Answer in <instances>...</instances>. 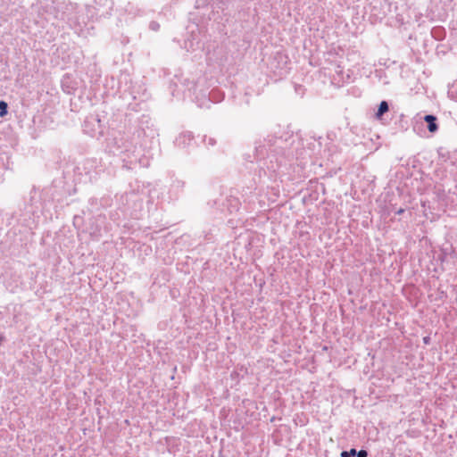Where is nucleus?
<instances>
[{
	"label": "nucleus",
	"instance_id": "4be33fe9",
	"mask_svg": "<svg viewBox=\"0 0 457 457\" xmlns=\"http://www.w3.org/2000/svg\"><path fill=\"white\" fill-rule=\"evenodd\" d=\"M454 257H457V252H453Z\"/></svg>",
	"mask_w": 457,
	"mask_h": 457
},
{
	"label": "nucleus",
	"instance_id": "1a4fd4ad",
	"mask_svg": "<svg viewBox=\"0 0 457 457\" xmlns=\"http://www.w3.org/2000/svg\"><path fill=\"white\" fill-rule=\"evenodd\" d=\"M424 121L427 123L428 130L430 133H436L438 130L437 118L433 114L424 116Z\"/></svg>",
	"mask_w": 457,
	"mask_h": 457
},
{
	"label": "nucleus",
	"instance_id": "0eeeda50",
	"mask_svg": "<svg viewBox=\"0 0 457 457\" xmlns=\"http://www.w3.org/2000/svg\"><path fill=\"white\" fill-rule=\"evenodd\" d=\"M194 138L192 132L183 131L176 137L174 144L179 148L187 149L193 145Z\"/></svg>",
	"mask_w": 457,
	"mask_h": 457
},
{
	"label": "nucleus",
	"instance_id": "6e6552de",
	"mask_svg": "<svg viewBox=\"0 0 457 457\" xmlns=\"http://www.w3.org/2000/svg\"><path fill=\"white\" fill-rule=\"evenodd\" d=\"M389 111V104L387 101H381L380 104L378 106V110L375 113V118L381 121V123L385 124L384 122V115Z\"/></svg>",
	"mask_w": 457,
	"mask_h": 457
},
{
	"label": "nucleus",
	"instance_id": "412c9836",
	"mask_svg": "<svg viewBox=\"0 0 457 457\" xmlns=\"http://www.w3.org/2000/svg\"><path fill=\"white\" fill-rule=\"evenodd\" d=\"M423 341H424V343H425V344H428V342H429V337H424V338H423Z\"/></svg>",
	"mask_w": 457,
	"mask_h": 457
},
{
	"label": "nucleus",
	"instance_id": "9d476101",
	"mask_svg": "<svg viewBox=\"0 0 457 457\" xmlns=\"http://www.w3.org/2000/svg\"><path fill=\"white\" fill-rule=\"evenodd\" d=\"M432 37L436 40H442L445 37V31L442 27H435L431 30Z\"/></svg>",
	"mask_w": 457,
	"mask_h": 457
},
{
	"label": "nucleus",
	"instance_id": "2eb2a0df",
	"mask_svg": "<svg viewBox=\"0 0 457 457\" xmlns=\"http://www.w3.org/2000/svg\"><path fill=\"white\" fill-rule=\"evenodd\" d=\"M95 3L99 5H104L108 9L112 8V2L110 0H95Z\"/></svg>",
	"mask_w": 457,
	"mask_h": 457
},
{
	"label": "nucleus",
	"instance_id": "a211bd4d",
	"mask_svg": "<svg viewBox=\"0 0 457 457\" xmlns=\"http://www.w3.org/2000/svg\"><path fill=\"white\" fill-rule=\"evenodd\" d=\"M4 211L3 210H0V234L2 233L3 231V223H4Z\"/></svg>",
	"mask_w": 457,
	"mask_h": 457
},
{
	"label": "nucleus",
	"instance_id": "f03ea898",
	"mask_svg": "<svg viewBox=\"0 0 457 457\" xmlns=\"http://www.w3.org/2000/svg\"><path fill=\"white\" fill-rule=\"evenodd\" d=\"M107 147L114 155H124L123 162L129 165L135 164L138 160L137 144L134 137L129 133L118 132L108 139Z\"/></svg>",
	"mask_w": 457,
	"mask_h": 457
},
{
	"label": "nucleus",
	"instance_id": "423d86ee",
	"mask_svg": "<svg viewBox=\"0 0 457 457\" xmlns=\"http://www.w3.org/2000/svg\"><path fill=\"white\" fill-rule=\"evenodd\" d=\"M212 206H216L221 213L233 214L239 211L241 202L237 196L234 195L232 192H230L229 195L214 200L212 202Z\"/></svg>",
	"mask_w": 457,
	"mask_h": 457
},
{
	"label": "nucleus",
	"instance_id": "20e7f679",
	"mask_svg": "<svg viewBox=\"0 0 457 457\" xmlns=\"http://www.w3.org/2000/svg\"><path fill=\"white\" fill-rule=\"evenodd\" d=\"M187 88L189 93V96H191V94L195 95V102L200 108H209L211 103L220 102L224 97L223 93L217 89H212L209 92L208 96L205 93H203L201 98H199L196 95L197 84L195 81H187Z\"/></svg>",
	"mask_w": 457,
	"mask_h": 457
},
{
	"label": "nucleus",
	"instance_id": "9b49d317",
	"mask_svg": "<svg viewBox=\"0 0 457 457\" xmlns=\"http://www.w3.org/2000/svg\"><path fill=\"white\" fill-rule=\"evenodd\" d=\"M203 142L209 146H214L217 144L216 138L212 137H207V136L203 137Z\"/></svg>",
	"mask_w": 457,
	"mask_h": 457
},
{
	"label": "nucleus",
	"instance_id": "6ab92c4d",
	"mask_svg": "<svg viewBox=\"0 0 457 457\" xmlns=\"http://www.w3.org/2000/svg\"><path fill=\"white\" fill-rule=\"evenodd\" d=\"M395 214H397V215H401V214H403V213H404V212H405V209H403V208H399V209L395 210Z\"/></svg>",
	"mask_w": 457,
	"mask_h": 457
},
{
	"label": "nucleus",
	"instance_id": "f8f14e48",
	"mask_svg": "<svg viewBox=\"0 0 457 457\" xmlns=\"http://www.w3.org/2000/svg\"><path fill=\"white\" fill-rule=\"evenodd\" d=\"M8 112V104L6 102L0 100V117H4Z\"/></svg>",
	"mask_w": 457,
	"mask_h": 457
},
{
	"label": "nucleus",
	"instance_id": "4468645a",
	"mask_svg": "<svg viewBox=\"0 0 457 457\" xmlns=\"http://www.w3.org/2000/svg\"><path fill=\"white\" fill-rule=\"evenodd\" d=\"M357 453L356 449L352 448L350 451H343L340 454L341 457H354Z\"/></svg>",
	"mask_w": 457,
	"mask_h": 457
},
{
	"label": "nucleus",
	"instance_id": "ddd939ff",
	"mask_svg": "<svg viewBox=\"0 0 457 457\" xmlns=\"http://www.w3.org/2000/svg\"><path fill=\"white\" fill-rule=\"evenodd\" d=\"M3 217H4V220H6V225L9 226L12 224V220L15 218V213L4 212Z\"/></svg>",
	"mask_w": 457,
	"mask_h": 457
},
{
	"label": "nucleus",
	"instance_id": "39448f33",
	"mask_svg": "<svg viewBox=\"0 0 457 457\" xmlns=\"http://www.w3.org/2000/svg\"><path fill=\"white\" fill-rule=\"evenodd\" d=\"M68 13L64 12L62 19L66 20V22L71 29H74L75 32L79 33L82 30L83 27L87 25V16L84 14L83 10H78V6L74 4H69L66 6Z\"/></svg>",
	"mask_w": 457,
	"mask_h": 457
},
{
	"label": "nucleus",
	"instance_id": "dca6fc26",
	"mask_svg": "<svg viewBox=\"0 0 457 457\" xmlns=\"http://www.w3.org/2000/svg\"><path fill=\"white\" fill-rule=\"evenodd\" d=\"M149 28L154 31H157L160 28V25L157 21H151L149 24Z\"/></svg>",
	"mask_w": 457,
	"mask_h": 457
},
{
	"label": "nucleus",
	"instance_id": "aec40b11",
	"mask_svg": "<svg viewBox=\"0 0 457 457\" xmlns=\"http://www.w3.org/2000/svg\"><path fill=\"white\" fill-rule=\"evenodd\" d=\"M175 184L177 185V187H184V182L181 180H177Z\"/></svg>",
	"mask_w": 457,
	"mask_h": 457
},
{
	"label": "nucleus",
	"instance_id": "f257e3e1",
	"mask_svg": "<svg viewBox=\"0 0 457 457\" xmlns=\"http://www.w3.org/2000/svg\"><path fill=\"white\" fill-rule=\"evenodd\" d=\"M295 145H298L299 141L290 131H283L279 136L277 133L268 135L262 140L256 141L254 158L258 164L259 177L274 179L282 164L295 156Z\"/></svg>",
	"mask_w": 457,
	"mask_h": 457
},
{
	"label": "nucleus",
	"instance_id": "f3484780",
	"mask_svg": "<svg viewBox=\"0 0 457 457\" xmlns=\"http://www.w3.org/2000/svg\"><path fill=\"white\" fill-rule=\"evenodd\" d=\"M355 455L357 457H368V452L366 450L361 449L358 451Z\"/></svg>",
	"mask_w": 457,
	"mask_h": 457
},
{
	"label": "nucleus",
	"instance_id": "7ed1b4c3",
	"mask_svg": "<svg viewBox=\"0 0 457 457\" xmlns=\"http://www.w3.org/2000/svg\"><path fill=\"white\" fill-rule=\"evenodd\" d=\"M268 69L275 80L282 79L291 69L288 56L281 51L274 53L268 63Z\"/></svg>",
	"mask_w": 457,
	"mask_h": 457
}]
</instances>
